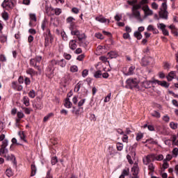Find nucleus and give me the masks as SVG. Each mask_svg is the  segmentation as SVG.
I'll return each mask as SVG.
<instances>
[{
	"mask_svg": "<svg viewBox=\"0 0 178 178\" xmlns=\"http://www.w3.org/2000/svg\"><path fill=\"white\" fill-rule=\"evenodd\" d=\"M0 156L5 158L6 161H13L14 163H16V157L13 154H9V150L8 149H0Z\"/></svg>",
	"mask_w": 178,
	"mask_h": 178,
	"instance_id": "f257e3e1",
	"label": "nucleus"
},
{
	"mask_svg": "<svg viewBox=\"0 0 178 178\" xmlns=\"http://www.w3.org/2000/svg\"><path fill=\"white\" fill-rule=\"evenodd\" d=\"M6 175L8 177H12V176H13V172H12L11 169H7L6 170Z\"/></svg>",
	"mask_w": 178,
	"mask_h": 178,
	"instance_id": "c03bdc74",
	"label": "nucleus"
},
{
	"mask_svg": "<svg viewBox=\"0 0 178 178\" xmlns=\"http://www.w3.org/2000/svg\"><path fill=\"white\" fill-rule=\"evenodd\" d=\"M30 20L31 22H37V15L34 13H30L29 14Z\"/></svg>",
	"mask_w": 178,
	"mask_h": 178,
	"instance_id": "f704fd0d",
	"label": "nucleus"
},
{
	"mask_svg": "<svg viewBox=\"0 0 178 178\" xmlns=\"http://www.w3.org/2000/svg\"><path fill=\"white\" fill-rule=\"evenodd\" d=\"M175 77H176V72L174 71H172L168 74V76H167L166 79L168 81H172V80H173V79H175Z\"/></svg>",
	"mask_w": 178,
	"mask_h": 178,
	"instance_id": "f3484780",
	"label": "nucleus"
},
{
	"mask_svg": "<svg viewBox=\"0 0 178 178\" xmlns=\"http://www.w3.org/2000/svg\"><path fill=\"white\" fill-rule=\"evenodd\" d=\"M152 83L158 84L159 86H161V87H164V88H169L170 84L166 82V81H160L159 80L154 79L152 81Z\"/></svg>",
	"mask_w": 178,
	"mask_h": 178,
	"instance_id": "9d476101",
	"label": "nucleus"
},
{
	"mask_svg": "<svg viewBox=\"0 0 178 178\" xmlns=\"http://www.w3.org/2000/svg\"><path fill=\"white\" fill-rule=\"evenodd\" d=\"M136 70V67L134 65L131 66L129 68V71L127 73H124L125 76H131L134 73V70Z\"/></svg>",
	"mask_w": 178,
	"mask_h": 178,
	"instance_id": "412c9836",
	"label": "nucleus"
},
{
	"mask_svg": "<svg viewBox=\"0 0 178 178\" xmlns=\"http://www.w3.org/2000/svg\"><path fill=\"white\" fill-rule=\"evenodd\" d=\"M141 63L143 66H147V65H148V61L145 58H143L141 60Z\"/></svg>",
	"mask_w": 178,
	"mask_h": 178,
	"instance_id": "6e6d98bb",
	"label": "nucleus"
},
{
	"mask_svg": "<svg viewBox=\"0 0 178 178\" xmlns=\"http://www.w3.org/2000/svg\"><path fill=\"white\" fill-rule=\"evenodd\" d=\"M29 97L30 98H35V91L34 90H31L29 93Z\"/></svg>",
	"mask_w": 178,
	"mask_h": 178,
	"instance_id": "09e8293b",
	"label": "nucleus"
},
{
	"mask_svg": "<svg viewBox=\"0 0 178 178\" xmlns=\"http://www.w3.org/2000/svg\"><path fill=\"white\" fill-rule=\"evenodd\" d=\"M168 168H169V163H168V161H166V160H163V168L168 169Z\"/></svg>",
	"mask_w": 178,
	"mask_h": 178,
	"instance_id": "4d7b16f0",
	"label": "nucleus"
},
{
	"mask_svg": "<svg viewBox=\"0 0 178 178\" xmlns=\"http://www.w3.org/2000/svg\"><path fill=\"white\" fill-rule=\"evenodd\" d=\"M79 47H83V48H87L88 46V41L83 40L79 42Z\"/></svg>",
	"mask_w": 178,
	"mask_h": 178,
	"instance_id": "bb28decb",
	"label": "nucleus"
},
{
	"mask_svg": "<svg viewBox=\"0 0 178 178\" xmlns=\"http://www.w3.org/2000/svg\"><path fill=\"white\" fill-rule=\"evenodd\" d=\"M66 61L65 59H61L60 60L58 61L57 65L60 66V67H65L66 66Z\"/></svg>",
	"mask_w": 178,
	"mask_h": 178,
	"instance_id": "2f4dec72",
	"label": "nucleus"
},
{
	"mask_svg": "<svg viewBox=\"0 0 178 178\" xmlns=\"http://www.w3.org/2000/svg\"><path fill=\"white\" fill-rule=\"evenodd\" d=\"M83 86V82L79 81L76 86L75 88L74 89V91L75 92H79V91H80V88Z\"/></svg>",
	"mask_w": 178,
	"mask_h": 178,
	"instance_id": "c85d7f7f",
	"label": "nucleus"
},
{
	"mask_svg": "<svg viewBox=\"0 0 178 178\" xmlns=\"http://www.w3.org/2000/svg\"><path fill=\"white\" fill-rule=\"evenodd\" d=\"M36 172H37V168L35 167V165L32 164L31 165V176H35Z\"/></svg>",
	"mask_w": 178,
	"mask_h": 178,
	"instance_id": "473e14b6",
	"label": "nucleus"
},
{
	"mask_svg": "<svg viewBox=\"0 0 178 178\" xmlns=\"http://www.w3.org/2000/svg\"><path fill=\"white\" fill-rule=\"evenodd\" d=\"M2 8L3 9H13L15 8V3L13 0H4L1 3Z\"/></svg>",
	"mask_w": 178,
	"mask_h": 178,
	"instance_id": "20e7f679",
	"label": "nucleus"
},
{
	"mask_svg": "<svg viewBox=\"0 0 178 178\" xmlns=\"http://www.w3.org/2000/svg\"><path fill=\"white\" fill-rule=\"evenodd\" d=\"M138 9H143V6L140 3L138 4H134L131 8L132 10H138Z\"/></svg>",
	"mask_w": 178,
	"mask_h": 178,
	"instance_id": "cd10ccee",
	"label": "nucleus"
},
{
	"mask_svg": "<svg viewBox=\"0 0 178 178\" xmlns=\"http://www.w3.org/2000/svg\"><path fill=\"white\" fill-rule=\"evenodd\" d=\"M154 161H155V154H149L143 158L144 165H148V163H151V162H154Z\"/></svg>",
	"mask_w": 178,
	"mask_h": 178,
	"instance_id": "1a4fd4ad",
	"label": "nucleus"
},
{
	"mask_svg": "<svg viewBox=\"0 0 178 178\" xmlns=\"http://www.w3.org/2000/svg\"><path fill=\"white\" fill-rule=\"evenodd\" d=\"M85 102H86V99H81L80 102H79L78 106H83Z\"/></svg>",
	"mask_w": 178,
	"mask_h": 178,
	"instance_id": "774afa93",
	"label": "nucleus"
},
{
	"mask_svg": "<svg viewBox=\"0 0 178 178\" xmlns=\"http://www.w3.org/2000/svg\"><path fill=\"white\" fill-rule=\"evenodd\" d=\"M22 101L25 106H30V99H29V97L24 96L22 99Z\"/></svg>",
	"mask_w": 178,
	"mask_h": 178,
	"instance_id": "b1692460",
	"label": "nucleus"
},
{
	"mask_svg": "<svg viewBox=\"0 0 178 178\" xmlns=\"http://www.w3.org/2000/svg\"><path fill=\"white\" fill-rule=\"evenodd\" d=\"M71 34H72V35H76L79 42H80L81 41H84V40H86V34L80 33V31L77 29L72 31Z\"/></svg>",
	"mask_w": 178,
	"mask_h": 178,
	"instance_id": "7ed1b4c3",
	"label": "nucleus"
},
{
	"mask_svg": "<svg viewBox=\"0 0 178 178\" xmlns=\"http://www.w3.org/2000/svg\"><path fill=\"white\" fill-rule=\"evenodd\" d=\"M88 76V70H84L82 72V77L86 78Z\"/></svg>",
	"mask_w": 178,
	"mask_h": 178,
	"instance_id": "bf43d9fd",
	"label": "nucleus"
},
{
	"mask_svg": "<svg viewBox=\"0 0 178 178\" xmlns=\"http://www.w3.org/2000/svg\"><path fill=\"white\" fill-rule=\"evenodd\" d=\"M54 10L55 12V15H56L57 16H59V15L62 13V10L60 8H56Z\"/></svg>",
	"mask_w": 178,
	"mask_h": 178,
	"instance_id": "864d4df0",
	"label": "nucleus"
},
{
	"mask_svg": "<svg viewBox=\"0 0 178 178\" xmlns=\"http://www.w3.org/2000/svg\"><path fill=\"white\" fill-rule=\"evenodd\" d=\"M0 62H6V56H5V55H0Z\"/></svg>",
	"mask_w": 178,
	"mask_h": 178,
	"instance_id": "0e129e2a",
	"label": "nucleus"
},
{
	"mask_svg": "<svg viewBox=\"0 0 178 178\" xmlns=\"http://www.w3.org/2000/svg\"><path fill=\"white\" fill-rule=\"evenodd\" d=\"M148 169H149V170H151V172H154V170L155 169L154 164L153 163L149 164Z\"/></svg>",
	"mask_w": 178,
	"mask_h": 178,
	"instance_id": "338daca9",
	"label": "nucleus"
},
{
	"mask_svg": "<svg viewBox=\"0 0 178 178\" xmlns=\"http://www.w3.org/2000/svg\"><path fill=\"white\" fill-rule=\"evenodd\" d=\"M168 10V5L166 4V1H164L161 4V10Z\"/></svg>",
	"mask_w": 178,
	"mask_h": 178,
	"instance_id": "8fccbe9b",
	"label": "nucleus"
},
{
	"mask_svg": "<svg viewBox=\"0 0 178 178\" xmlns=\"http://www.w3.org/2000/svg\"><path fill=\"white\" fill-rule=\"evenodd\" d=\"M143 137H144V135L141 133L137 134L136 135V140L137 141H140L141 138H143Z\"/></svg>",
	"mask_w": 178,
	"mask_h": 178,
	"instance_id": "603ef678",
	"label": "nucleus"
},
{
	"mask_svg": "<svg viewBox=\"0 0 178 178\" xmlns=\"http://www.w3.org/2000/svg\"><path fill=\"white\" fill-rule=\"evenodd\" d=\"M76 42H77L76 41V40H72L70 41L69 47H70V49H72V51H74V49H76V48H77V44Z\"/></svg>",
	"mask_w": 178,
	"mask_h": 178,
	"instance_id": "4468645a",
	"label": "nucleus"
},
{
	"mask_svg": "<svg viewBox=\"0 0 178 178\" xmlns=\"http://www.w3.org/2000/svg\"><path fill=\"white\" fill-rule=\"evenodd\" d=\"M1 16L3 19V20H9V14H8V13H6V11H4L2 14Z\"/></svg>",
	"mask_w": 178,
	"mask_h": 178,
	"instance_id": "37998d69",
	"label": "nucleus"
},
{
	"mask_svg": "<svg viewBox=\"0 0 178 178\" xmlns=\"http://www.w3.org/2000/svg\"><path fill=\"white\" fill-rule=\"evenodd\" d=\"M37 63H38L37 62L35 58H31L30 60V65H31V66H33V67H35V69L38 70L39 73H41V67L38 65Z\"/></svg>",
	"mask_w": 178,
	"mask_h": 178,
	"instance_id": "9b49d317",
	"label": "nucleus"
},
{
	"mask_svg": "<svg viewBox=\"0 0 178 178\" xmlns=\"http://www.w3.org/2000/svg\"><path fill=\"white\" fill-rule=\"evenodd\" d=\"M7 145H8V140L5 139L4 140L2 141V144L1 145L0 149H6Z\"/></svg>",
	"mask_w": 178,
	"mask_h": 178,
	"instance_id": "a18cd8bd",
	"label": "nucleus"
},
{
	"mask_svg": "<svg viewBox=\"0 0 178 178\" xmlns=\"http://www.w3.org/2000/svg\"><path fill=\"white\" fill-rule=\"evenodd\" d=\"M64 105L65 108H70L73 104L70 102V99L66 98Z\"/></svg>",
	"mask_w": 178,
	"mask_h": 178,
	"instance_id": "a878e982",
	"label": "nucleus"
},
{
	"mask_svg": "<svg viewBox=\"0 0 178 178\" xmlns=\"http://www.w3.org/2000/svg\"><path fill=\"white\" fill-rule=\"evenodd\" d=\"M168 10H161L159 13L160 19H163L164 20H168Z\"/></svg>",
	"mask_w": 178,
	"mask_h": 178,
	"instance_id": "ddd939ff",
	"label": "nucleus"
},
{
	"mask_svg": "<svg viewBox=\"0 0 178 178\" xmlns=\"http://www.w3.org/2000/svg\"><path fill=\"white\" fill-rule=\"evenodd\" d=\"M146 143H148V144H156V142L152 138L147 139Z\"/></svg>",
	"mask_w": 178,
	"mask_h": 178,
	"instance_id": "052dcab7",
	"label": "nucleus"
},
{
	"mask_svg": "<svg viewBox=\"0 0 178 178\" xmlns=\"http://www.w3.org/2000/svg\"><path fill=\"white\" fill-rule=\"evenodd\" d=\"M50 10H54V8H51V7H49L48 6H45V11H46V13H47V15H49V11Z\"/></svg>",
	"mask_w": 178,
	"mask_h": 178,
	"instance_id": "680f3d73",
	"label": "nucleus"
},
{
	"mask_svg": "<svg viewBox=\"0 0 178 178\" xmlns=\"http://www.w3.org/2000/svg\"><path fill=\"white\" fill-rule=\"evenodd\" d=\"M95 20H97V22H99L100 23H106V22L108 23L111 22V20L106 19L104 17H96Z\"/></svg>",
	"mask_w": 178,
	"mask_h": 178,
	"instance_id": "dca6fc26",
	"label": "nucleus"
},
{
	"mask_svg": "<svg viewBox=\"0 0 178 178\" xmlns=\"http://www.w3.org/2000/svg\"><path fill=\"white\" fill-rule=\"evenodd\" d=\"M52 41H54V37L51 34L49 29H47L44 35V46L49 47L50 44H52Z\"/></svg>",
	"mask_w": 178,
	"mask_h": 178,
	"instance_id": "f03ea898",
	"label": "nucleus"
},
{
	"mask_svg": "<svg viewBox=\"0 0 178 178\" xmlns=\"http://www.w3.org/2000/svg\"><path fill=\"white\" fill-rule=\"evenodd\" d=\"M0 41L2 44H5V42H6V41H8V37L5 35H1L0 36Z\"/></svg>",
	"mask_w": 178,
	"mask_h": 178,
	"instance_id": "4c0bfd02",
	"label": "nucleus"
},
{
	"mask_svg": "<svg viewBox=\"0 0 178 178\" xmlns=\"http://www.w3.org/2000/svg\"><path fill=\"white\" fill-rule=\"evenodd\" d=\"M157 29L159 30H161V31L166 29V26L163 23H158L157 24Z\"/></svg>",
	"mask_w": 178,
	"mask_h": 178,
	"instance_id": "72a5a7b5",
	"label": "nucleus"
},
{
	"mask_svg": "<svg viewBox=\"0 0 178 178\" xmlns=\"http://www.w3.org/2000/svg\"><path fill=\"white\" fill-rule=\"evenodd\" d=\"M56 163H58V158L53 157L51 159V165H56Z\"/></svg>",
	"mask_w": 178,
	"mask_h": 178,
	"instance_id": "69168bd1",
	"label": "nucleus"
},
{
	"mask_svg": "<svg viewBox=\"0 0 178 178\" xmlns=\"http://www.w3.org/2000/svg\"><path fill=\"white\" fill-rule=\"evenodd\" d=\"M47 27H48V20H47V19H44L41 24V29L44 31Z\"/></svg>",
	"mask_w": 178,
	"mask_h": 178,
	"instance_id": "5701e85b",
	"label": "nucleus"
},
{
	"mask_svg": "<svg viewBox=\"0 0 178 178\" xmlns=\"http://www.w3.org/2000/svg\"><path fill=\"white\" fill-rule=\"evenodd\" d=\"M127 88H135L138 86V82L136 79H129L126 81Z\"/></svg>",
	"mask_w": 178,
	"mask_h": 178,
	"instance_id": "423d86ee",
	"label": "nucleus"
},
{
	"mask_svg": "<svg viewBox=\"0 0 178 178\" xmlns=\"http://www.w3.org/2000/svg\"><path fill=\"white\" fill-rule=\"evenodd\" d=\"M17 116L19 119H23V118H24V113L22 111H18L17 113Z\"/></svg>",
	"mask_w": 178,
	"mask_h": 178,
	"instance_id": "3c124183",
	"label": "nucleus"
},
{
	"mask_svg": "<svg viewBox=\"0 0 178 178\" xmlns=\"http://www.w3.org/2000/svg\"><path fill=\"white\" fill-rule=\"evenodd\" d=\"M79 68L77 67L76 65H72L70 67V72L72 73H76V72H78Z\"/></svg>",
	"mask_w": 178,
	"mask_h": 178,
	"instance_id": "49530a36",
	"label": "nucleus"
},
{
	"mask_svg": "<svg viewBox=\"0 0 178 178\" xmlns=\"http://www.w3.org/2000/svg\"><path fill=\"white\" fill-rule=\"evenodd\" d=\"M18 134L19 136V138L22 141H24V143H27V140H26V135H24V131H19Z\"/></svg>",
	"mask_w": 178,
	"mask_h": 178,
	"instance_id": "c756f323",
	"label": "nucleus"
},
{
	"mask_svg": "<svg viewBox=\"0 0 178 178\" xmlns=\"http://www.w3.org/2000/svg\"><path fill=\"white\" fill-rule=\"evenodd\" d=\"M129 173H130V170L129 168H125L123 170L119 178H124L125 176H129Z\"/></svg>",
	"mask_w": 178,
	"mask_h": 178,
	"instance_id": "4be33fe9",
	"label": "nucleus"
},
{
	"mask_svg": "<svg viewBox=\"0 0 178 178\" xmlns=\"http://www.w3.org/2000/svg\"><path fill=\"white\" fill-rule=\"evenodd\" d=\"M31 83V81L30 80V78L25 77L24 83L26 84V86H30Z\"/></svg>",
	"mask_w": 178,
	"mask_h": 178,
	"instance_id": "5fc2aeb1",
	"label": "nucleus"
},
{
	"mask_svg": "<svg viewBox=\"0 0 178 178\" xmlns=\"http://www.w3.org/2000/svg\"><path fill=\"white\" fill-rule=\"evenodd\" d=\"M94 77H95V79H101V77H102V72L101 70L96 71L94 74Z\"/></svg>",
	"mask_w": 178,
	"mask_h": 178,
	"instance_id": "7c9ffc66",
	"label": "nucleus"
},
{
	"mask_svg": "<svg viewBox=\"0 0 178 178\" xmlns=\"http://www.w3.org/2000/svg\"><path fill=\"white\" fill-rule=\"evenodd\" d=\"M142 10H143L145 16L147 17L148 16H152L154 15V10L149 8L148 5H145L142 6Z\"/></svg>",
	"mask_w": 178,
	"mask_h": 178,
	"instance_id": "6e6552de",
	"label": "nucleus"
},
{
	"mask_svg": "<svg viewBox=\"0 0 178 178\" xmlns=\"http://www.w3.org/2000/svg\"><path fill=\"white\" fill-rule=\"evenodd\" d=\"M116 147L118 151H122L123 149V144L120 143H118L116 144Z\"/></svg>",
	"mask_w": 178,
	"mask_h": 178,
	"instance_id": "de8ad7c7",
	"label": "nucleus"
},
{
	"mask_svg": "<svg viewBox=\"0 0 178 178\" xmlns=\"http://www.w3.org/2000/svg\"><path fill=\"white\" fill-rule=\"evenodd\" d=\"M24 113L26 115H30V113H31V109L29 108H23Z\"/></svg>",
	"mask_w": 178,
	"mask_h": 178,
	"instance_id": "e2e57ef3",
	"label": "nucleus"
},
{
	"mask_svg": "<svg viewBox=\"0 0 178 178\" xmlns=\"http://www.w3.org/2000/svg\"><path fill=\"white\" fill-rule=\"evenodd\" d=\"M58 65V60H52L48 67L47 68V72L49 73V74H54V71L55 70V66Z\"/></svg>",
	"mask_w": 178,
	"mask_h": 178,
	"instance_id": "39448f33",
	"label": "nucleus"
},
{
	"mask_svg": "<svg viewBox=\"0 0 178 178\" xmlns=\"http://www.w3.org/2000/svg\"><path fill=\"white\" fill-rule=\"evenodd\" d=\"M177 127H178V124L176 122H171L170 123V127H171L172 130H176V129H177Z\"/></svg>",
	"mask_w": 178,
	"mask_h": 178,
	"instance_id": "79ce46f5",
	"label": "nucleus"
},
{
	"mask_svg": "<svg viewBox=\"0 0 178 178\" xmlns=\"http://www.w3.org/2000/svg\"><path fill=\"white\" fill-rule=\"evenodd\" d=\"M149 0H142L140 1L139 3H140V5L142 6H145V5H147V3H149Z\"/></svg>",
	"mask_w": 178,
	"mask_h": 178,
	"instance_id": "13d9d810",
	"label": "nucleus"
},
{
	"mask_svg": "<svg viewBox=\"0 0 178 178\" xmlns=\"http://www.w3.org/2000/svg\"><path fill=\"white\" fill-rule=\"evenodd\" d=\"M151 8L152 9H154V10H158L159 5H158V3H156V2H152L151 3Z\"/></svg>",
	"mask_w": 178,
	"mask_h": 178,
	"instance_id": "58836bf2",
	"label": "nucleus"
},
{
	"mask_svg": "<svg viewBox=\"0 0 178 178\" xmlns=\"http://www.w3.org/2000/svg\"><path fill=\"white\" fill-rule=\"evenodd\" d=\"M108 55L109 58H111V59H113V58H118V56H119V54H118V53H116V51L108 52Z\"/></svg>",
	"mask_w": 178,
	"mask_h": 178,
	"instance_id": "393cba45",
	"label": "nucleus"
},
{
	"mask_svg": "<svg viewBox=\"0 0 178 178\" xmlns=\"http://www.w3.org/2000/svg\"><path fill=\"white\" fill-rule=\"evenodd\" d=\"M52 116H54V113H49L47 115L44 116L43 119V122H48V120H49V119L52 118Z\"/></svg>",
	"mask_w": 178,
	"mask_h": 178,
	"instance_id": "ea45409f",
	"label": "nucleus"
},
{
	"mask_svg": "<svg viewBox=\"0 0 178 178\" xmlns=\"http://www.w3.org/2000/svg\"><path fill=\"white\" fill-rule=\"evenodd\" d=\"M56 33L57 34H60L64 41H67V35H66V33L65 32V31H60L58 29H56Z\"/></svg>",
	"mask_w": 178,
	"mask_h": 178,
	"instance_id": "2eb2a0df",
	"label": "nucleus"
},
{
	"mask_svg": "<svg viewBox=\"0 0 178 178\" xmlns=\"http://www.w3.org/2000/svg\"><path fill=\"white\" fill-rule=\"evenodd\" d=\"M74 22H76V19L73 17H68L66 19V22L70 24V30L71 31V33L74 31V27H76V23H74Z\"/></svg>",
	"mask_w": 178,
	"mask_h": 178,
	"instance_id": "0eeeda50",
	"label": "nucleus"
},
{
	"mask_svg": "<svg viewBox=\"0 0 178 178\" xmlns=\"http://www.w3.org/2000/svg\"><path fill=\"white\" fill-rule=\"evenodd\" d=\"M134 37H136V38H137V40H141V38H143V35H141V33H140V31H136L134 33Z\"/></svg>",
	"mask_w": 178,
	"mask_h": 178,
	"instance_id": "e433bc0d",
	"label": "nucleus"
},
{
	"mask_svg": "<svg viewBox=\"0 0 178 178\" xmlns=\"http://www.w3.org/2000/svg\"><path fill=\"white\" fill-rule=\"evenodd\" d=\"M154 161H163V155L159 154L158 156H156L154 154Z\"/></svg>",
	"mask_w": 178,
	"mask_h": 178,
	"instance_id": "a19ab883",
	"label": "nucleus"
},
{
	"mask_svg": "<svg viewBox=\"0 0 178 178\" xmlns=\"http://www.w3.org/2000/svg\"><path fill=\"white\" fill-rule=\"evenodd\" d=\"M154 83L152 81H145L142 83V87L144 88H151V83Z\"/></svg>",
	"mask_w": 178,
	"mask_h": 178,
	"instance_id": "6ab92c4d",
	"label": "nucleus"
},
{
	"mask_svg": "<svg viewBox=\"0 0 178 178\" xmlns=\"http://www.w3.org/2000/svg\"><path fill=\"white\" fill-rule=\"evenodd\" d=\"M138 164L134 163L133 168H131L132 175H138Z\"/></svg>",
	"mask_w": 178,
	"mask_h": 178,
	"instance_id": "a211bd4d",
	"label": "nucleus"
},
{
	"mask_svg": "<svg viewBox=\"0 0 178 178\" xmlns=\"http://www.w3.org/2000/svg\"><path fill=\"white\" fill-rule=\"evenodd\" d=\"M131 12L132 15L136 19H137V20L143 22V19H141V14L140 13V11H138V10H131Z\"/></svg>",
	"mask_w": 178,
	"mask_h": 178,
	"instance_id": "f8f14e48",
	"label": "nucleus"
},
{
	"mask_svg": "<svg viewBox=\"0 0 178 178\" xmlns=\"http://www.w3.org/2000/svg\"><path fill=\"white\" fill-rule=\"evenodd\" d=\"M26 72L27 74H30L31 77L38 74L37 72H35V70H34L33 68H28Z\"/></svg>",
	"mask_w": 178,
	"mask_h": 178,
	"instance_id": "aec40b11",
	"label": "nucleus"
},
{
	"mask_svg": "<svg viewBox=\"0 0 178 178\" xmlns=\"http://www.w3.org/2000/svg\"><path fill=\"white\" fill-rule=\"evenodd\" d=\"M151 115L153 116V118H156L157 119H159L161 118V113L159 112L154 111L151 113Z\"/></svg>",
	"mask_w": 178,
	"mask_h": 178,
	"instance_id": "c9c22d12",
	"label": "nucleus"
}]
</instances>
